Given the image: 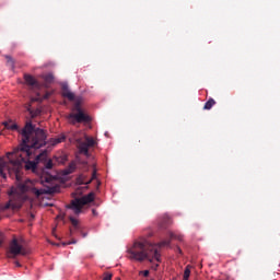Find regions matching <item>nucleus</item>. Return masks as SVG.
Masks as SVG:
<instances>
[{
	"label": "nucleus",
	"instance_id": "7ed1b4c3",
	"mask_svg": "<svg viewBox=\"0 0 280 280\" xmlns=\"http://www.w3.org/2000/svg\"><path fill=\"white\" fill-rule=\"evenodd\" d=\"M94 201L95 192H90L81 198L73 199L70 205L67 206V209H71L75 215H80V213H82V208L85 207V205H91V202Z\"/></svg>",
	"mask_w": 280,
	"mask_h": 280
},
{
	"label": "nucleus",
	"instance_id": "f257e3e1",
	"mask_svg": "<svg viewBox=\"0 0 280 280\" xmlns=\"http://www.w3.org/2000/svg\"><path fill=\"white\" fill-rule=\"evenodd\" d=\"M22 143L20 148L15 149L13 153H8L7 158L9 163H3L0 165V175L5 178L7 172H14L18 180L15 188L11 189L10 200L0 207V211H7V209H21L23 202L27 200V191H32L35 196H43L45 190L34 187V182L25 179L24 182L19 180V174L25 163L24 167L27 172H36L38 165H43L45 170H51L54 167V161L47 156V150L42 151L36 154V150H40L43 145H47V133L40 128L34 127L32 121L26 122L21 131Z\"/></svg>",
	"mask_w": 280,
	"mask_h": 280
},
{
	"label": "nucleus",
	"instance_id": "1a4fd4ad",
	"mask_svg": "<svg viewBox=\"0 0 280 280\" xmlns=\"http://www.w3.org/2000/svg\"><path fill=\"white\" fill-rule=\"evenodd\" d=\"M61 89H62V92H61L62 97H67L69 102H73V100H75V94L69 91V85L63 84Z\"/></svg>",
	"mask_w": 280,
	"mask_h": 280
},
{
	"label": "nucleus",
	"instance_id": "393cba45",
	"mask_svg": "<svg viewBox=\"0 0 280 280\" xmlns=\"http://www.w3.org/2000/svg\"><path fill=\"white\" fill-rule=\"evenodd\" d=\"M49 180H51V177H46V178H45V182H46V183H49Z\"/></svg>",
	"mask_w": 280,
	"mask_h": 280
},
{
	"label": "nucleus",
	"instance_id": "b1692460",
	"mask_svg": "<svg viewBox=\"0 0 280 280\" xmlns=\"http://www.w3.org/2000/svg\"><path fill=\"white\" fill-rule=\"evenodd\" d=\"M15 266H16L18 268H21V262H20V261H15Z\"/></svg>",
	"mask_w": 280,
	"mask_h": 280
},
{
	"label": "nucleus",
	"instance_id": "dca6fc26",
	"mask_svg": "<svg viewBox=\"0 0 280 280\" xmlns=\"http://www.w3.org/2000/svg\"><path fill=\"white\" fill-rule=\"evenodd\" d=\"M44 82H46V84H51L54 82V74L51 73L45 74Z\"/></svg>",
	"mask_w": 280,
	"mask_h": 280
},
{
	"label": "nucleus",
	"instance_id": "f8f14e48",
	"mask_svg": "<svg viewBox=\"0 0 280 280\" xmlns=\"http://www.w3.org/2000/svg\"><path fill=\"white\" fill-rule=\"evenodd\" d=\"M3 126L7 130H19V125L12 120L4 121Z\"/></svg>",
	"mask_w": 280,
	"mask_h": 280
},
{
	"label": "nucleus",
	"instance_id": "a211bd4d",
	"mask_svg": "<svg viewBox=\"0 0 280 280\" xmlns=\"http://www.w3.org/2000/svg\"><path fill=\"white\" fill-rule=\"evenodd\" d=\"M7 62L9 65V67H11V69H14V59L10 56H5Z\"/></svg>",
	"mask_w": 280,
	"mask_h": 280
},
{
	"label": "nucleus",
	"instance_id": "423d86ee",
	"mask_svg": "<svg viewBox=\"0 0 280 280\" xmlns=\"http://www.w3.org/2000/svg\"><path fill=\"white\" fill-rule=\"evenodd\" d=\"M78 149L80 154H84V156H90L89 148H95L97 145V140L93 137L85 136V141L82 139L77 140Z\"/></svg>",
	"mask_w": 280,
	"mask_h": 280
},
{
	"label": "nucleus",
	"instance_id": "f03ea898",
	"mask_svg": "<svg viewBox=\"0 0 280 280\" xmlns=\"http://www.w3.org/2000/svg\"><path fill=\"white\" fill-rule=\"evenodd\" d=\"M168 235V240H164L158 244H152L148 240L136 241L127 250L129 259H135V261H145L147 259L150 262L158 261V264H161V253L159 252V248L170 246L172 240L183 242V234L170 232Z\"/></svg>",
	"mask_w": 280,
	"mask_h": 280
},
{
	"label": "nucleus",
	"instance_id": "4be33fe9",
	"mask_svg": "<svg viewBox=\"0 0 280 280\" xmlns=\"http://www.w3.org/2000/svg\"><path fill=\"white\" fill-rule=\"evenodd\" d=\"M3 240H4L3 233L0 232V246H3Z\"/></svg>",
	"mask_w": 280,
	"mask_h": 280
},
{
	"label": "nucleus",
	"instance_id": "2eb2a0df",
	"mask_svg": "<svg viewBox=\"0 0 280 280\" xmlns=\"http://www.w3.org/2000/svg\"><path fill=\"white\" fill-rule=\"evenodd\" d=\"M73 172H75V163L74 162L69 164L68 168L65 171V174L69 175V174H73Z\"/></svg>",
	"mask_w": 280,
	"mask_h": 280
},
{
	"label": "nucleus",
	"instance_id": "c85d7f7f",
	"mask_svg": "<svg viewBox=\"0 0 280 280\" xmlns=\"http://www.w3.org/2000/svg\"><path fill=\"white\" fill-rule=\"evenodd\" d=\"M55 246H60V244H55Z\"/></svg>",
	"mask_w": 280,
	"mask_h": 280
},
{
	"label": "nucleus",
	"instance_id": "20e7f679",
	"mask_svg": "<svg viewBox=\"0 0 280 280\" xmlns=\"http://www.w3.org/2000/svg\"><path fill=\"white\" fill-rule=\"evenodd\" d=\"M19 255L25 257V255H27V249H25V246H23V240L14 237L9 244L7 257L9 259H16Z\"/></svg>",
	"mask_w": 280,
	"mask_h": 280
},
{
	"label": "nucleus",
	"instance_id": "5701e85b",
	"mask_svg": "<svg viewBox=\"0 0 280 280\" xmlns=\"http://www.w3.org/2000/svg\"><path fill=\"white\" fill-rule=\"evenodd\" d=\"M70 244H75V241L68 242V243H62V246H69Z\"/></svg>",
	"mask_w": 280,
	"mask_h": 280
},
{
	"label": "nucleus",
	"instance_id": "ddd939ff",
	"mask_svg": "<svg viewBox=\"0 0 280 280\" xmlns=\"http://www.w3.org/2000/svg\"><path fill=\"white\" fill-rule=\"evenodd\" d=\"M215 106V100L209 98L208 102L203 106V110H211Z\"/></svg>",
	"mask_w": 280,
	"mask_h": 280
},
{
	"label": "nucleus",
	"instance_id": "0eeeda50",
	"mask_svg": "<svg viewBox=\"0 0 280 280\" xmlns=\"http://www.w3.org/2000/svg\"><path fill=\"white\" fill-rule=\"evenodd\" d=\"M24 82L30 86L31 91H40V82L32 74H24Z\"/></svg>",
	"mask_w": 280,
	"mask_h": 280
},
{
	"label": "nucleus",
	"instance_id": "9b49d317",
	"mask_svg": "<svg viewBox=\"0 0 280 280\" xmlns=\"http://www.w3.org/2000/svg\"><path fill=\"white\" fill-rule=\"evenodd\" d=\"M66 140H67V136H65V133H61L57 138H51L48 141V144L54 147V145H58V143L65 142Z\"/></svg>",
	"mask_w": 280,
	"mask_h": 280
},
{
	"label": "nucleus",
	"instance_id": "6e6552de",
	"mask_svg": "<svg viewBox=\"0 0 280 280\" xmlns=\"http://www.w3.org/2000/svg\"><path fill=\"white\" fill-rule=\"evenodd\" d=\"M95 178H97V172L96 171H93L92 177L89 180H86V175L81 174L77 178V184L78 185H91V183H93V180H95Z\"/></svg>",
	"mask_w": 280,
	"mask_h": 280
},
{
	"label": "nucleus",
	"instance_id": "cd10ccee",
	"mask_svg": "<svg viewBox=\"0 0 280 280\" xmlns=\"http://www.w3.org/2000/svg\"><path fill=\"white\" fill-rule=\"evenodd\" d=\"M155 268H159V264L155 265Z\"/></svg>",
	"mask_w": 280,
	"mask_h": 280
},
{
	"label": "nucleus",
	"instance_id": "bb28decb",
	"mask_svg": "<svg viewBox=\"0 0 280 280\" xmlns=\"http://www.w3.org/2000/svg\"><path fill=\"white\" fill-rule=\"evenodd\" d=\"M70 235H73V230H70Z\"/></svg>",
	"mask_w": 280,
	"mask_h": 280
},
{
	"label": "nucleus",
	"instance_id": "9d476101",
	"mask_svg": "<svg viewBox=\"0 0 280 280\" xmlns=\"http://www.w3.org/2000/svg\"><path fill=\"white\" fill-rule=\"evenodd\" d=\"M172 224V219H170V215L163 214L159 218V226L160 229H167Z\"/></svg>",
	"mask_w": 280,
	"mask_h": 280
},
{
	"label": "nucleus",
	"instance_id": "f3484780",
	"mask_svg": "<svg viewBox=\"0 0 280 280\" xmlns=\"http://www.w3.org/2000/svg\"><path fill=\"white\" fill-rule=\"evenodd\" d=\"M191 275V270L189 269V266L186 267L184 270V280H189V277Z\"/></svg>",
	"mask_w": 280,
	"mask_h": 280
},
{
	"label": "nucleus",
	"instance_id": "aec40b11",
	"mask_svg": "<svg viewBox=\"0 0 280 280\" xmlns=\"http://www.w3.org/2000/svg\"><path fill=\"white\" fill-rule=\"evenodd\" d=\"M113 279V273L106 272L104 273L103 280H112Z\"/></svg>",
	"mask_w": 280,
	"mask_h": 280
},
{
	"label": "nucleus",
	"instance_id": "39448f33",
	"mask_svg": "<svg viewBox=\"0 0 280 280\" xmlns=\"http://www.w3.org/2000/svg\"><path fill=\"white\" fill-rule=\"evenodd\" d=\"M73 112L74 113L69 114L68 116V119H70L73 126H75V124H84L91 121V118L82 110L80 103H75Z\"/></svg>",
	"mask_w": 280,
	"mask_h": 280
},
{
	"label": "nucleus",
	"instance_id": "4468645a",
	"mask_svg": "<svg viewBox=\"0 0 280 280\" xmlns=\"http://www.w3.org/2000/svg\"><path fill=\"white\" fill-rule=\"evenodd\" d=\"M32 119H34L35 117H38V115H40V113H43V110H40L39 108L36 109H32V107L27 108Z\"/></svg>",
	"mask_w": 280,
	"mask_h": 280
},
{
	"label": "nucleus",
	"instance_id": "412c9836",
	"mask_svg": "<svg viewBox=\"0 0 280 280\" xmlns=\"http://www.w3.org/2000/svg\"><path fill=\"white\" fill-rule=\"evenodd\" d=\"M140 275H143V277H150V270L140 271Z\"/></svg>",
	"mask_w": 280,
	"mask_h": 280
},
{
	"label": "nucleus",
	"instance_id": "6ab92c4d",
	"mask_svg": "<svg viewBox=\"0 0 280 280\" xmlns=\"http://www.w3.org/2000/svg\"><path fill=\"white\" fill-rule=\"evenodd\" d=\"M69 220H70L72 226H74V229H78L79 221L73 217H70Z\"/></svg>",
	"mask_w": 280,
	"mask_h": 280
},
{
	"label": "nucleus",
	"instance_id": "a878e982",
	"mask_svg": "<svg viewBox=\"0 0 280 280\" xmlns=\"http://www.w3.org/2000/svg\"><path fill=\"white\" fill-rule=\"evenodd\" d=\"M93 215H97V211L95 209L92 210Z\"/></svg>",
	"mask_w": 280,
	"mask_h": 280
}]
</instances>
